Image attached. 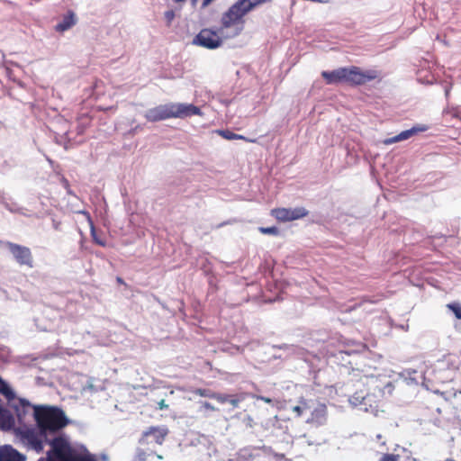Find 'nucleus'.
<instances>
[{
	"instance_id": "bb28decb",
	"label": "nucleus",
	"mask_w": 461,
	"mask_h": 461,
	"mask_svg": "<svg viewBox=\"0 0 461 461\" xmlns=\"http://www.w3.org/2000/svg\"><path fill=\"white\" fill-rule=\"evenodd\" d=\"M201 409H203V410L209 411H218V409L215 406H213L212 403H210L208 402H203L201 403Z\"/></svg>"
},
{
	"instance_id": "72a5a7b5",
	"label": "nucleus",
	"mask_w": 461,
	"mask_h": 461,
	"mask_svg": "<svg viewBox=\"0 0 461 461\" xmlns=\"http://www.w3.org/2000/svg\"><path fill=\"white\" fill-rule=\"evenodd\" d=\"M246 420H248L249 425L251 427L252 426V422H253V419L250 416H248Z\"/></svg>"
},
{
	"instance_id": "f257e3e1",
	"label": "nucleus",
	"mask_w": 461,
	"mask_h": 461,
	"mask_svg": "<svg viewBox=\"0 0 461 461\" xmlns=\"http://www.w3.org/2000/svg\"><path fill=\"white\" fill-rule=\"evenodd\" d=\"M272 0H237L224 13L220 20V32L224 39L236 38L242 33L246 15L260 5Z\"/></svg>"
},
{
	"instance_id": "c85d7f7f",
	"label": "nucleus",
	"mask_w": 461,
	"mask_h": 461,
	"mask_svg": "<svg viewBox=\"0 0 461 461\" xmlns=\"http://www.w3.org/2000/svg\"><path fill=\"white\" fill-rule=\"evenodd\" d=\"M158 404L159 410H164V409L168 408V405L166 403V401L164 399L160 400Z\"/></svg>"
},
{
	"instance_id": "ddd939ff",
	"label": "nucleus",
	"mask_w": 461,
	"mask_h": 461,
	"mask_svg": "<svg viewBox=\"0 0 461 461\" xmlns=\"http://www.w3.org/2000/svg\"><path fill=\"white\" fill-rule=\"evenodd\" d=\"M327 419V406L323 403H318L317 406L312 411L311 417L308 418L307 422L314 426L323 425Z\"/></svg>"
},
{
	"instance_id": "4be33fe9",
	"label": "nucleus",
	"mask_w": 461,
	"mask_h": 461,
	"mask_svg": "<svg viewBox=\"0 0 461 461\" xmlns=\"http://www.w3.org/2000/svg\"><path fill=\"white\" fill-rule=\"evenodd\" d=\"M447 308L455 314L456 319L461 320V303L456 302L450 303L447 304Z\"/></svg>"
},
{
	"instance_id": "0eeeda50",
	"label": "nucleus",
	"mask_w": 461,
	"mask_h": 461,
	"mask_svg": "<svg viewBox=\"0 0 461 461\" xmlns=\"http://www.w3.org/2000/svg\"><path fill=\"white\" fill-rule=\"evenodd\" d=\"M346 83L352 86L365 85L379 77L375 69L362 70L357 66L346 68Z\"/></svg>"
},
{
	"instance_id": "f03ea898",
	"label": "nucleus",
	"mask_w": 461,
	"mask_h": 461,
	"mask_svg": "<svg viewBox=\"0 0 461 461\" xmlns=\"http://www.w3.org/2000/svg\"><path fill=\"white\" fill-rule=\"evenodd\" d=\"M272 0H237L224 13L220 20V32L224 39L236 38L242 33L246 15L260 5Z\"/></svg>"
},
{
	"instance_id": "6e6552de",
	"label": "nucleus",
	"mask_w": 461,
	"mask_h": 461,
	"mask_svg": "<svg viewBox=\"0 0 461 461\" xmlns=\"http://www.w3.org/2000/svg\"><path fill=\"white\" fill-rule=\"evenodd\" d=\"M23 441H25L32 449L40 453L43 450V443L46 442L50 445L52 438H49L45 433H42L39 429H25L20 432Z\"/></svg>"
},
{
	"instance_id": "f704fd0d",
	"label": "nucleus",
	"mask_w": 461,
	"mask_h": 461,
	"mask_svg": "<svg viewBox=\"0 0 461 461\" xmlns=\"http://www.w3.org/2000/svg\"><path fill=\"white\" fill-rule=\"evenodd\" d=\"M55 229H59V223L55 224Z\"/></svg>"
},
{
	"instance_id": "423d86ee",
	"label": "nucleus",
	"mask_w": 461,
	"mask_h": 461,
	"mask_svg": "<svg viewBox=\"0 0 461 461\" xmlns=\"http://www.w3.org/2000/svg\"><path fill=\"white\" fill-rule=\"evenodd\" d=\"M223 39L219 28L218 30L204 28L194 38L193 43L208 50H215L222 45Z\"/></svg>"
},
{
	"instance_id": "4468645a",
	"label": "nucleus",
	"mask_w": 461,
	"mask_h": 461,
	"mask_svg": "<svg viewBox=\"0 0 461 461\" xmlns=\"http://www.w3.org/2000/svg\"><path fill=\"white\" fill-rule=\"evenodd\" d=\"M213 399L221 404L230 403L233 408H237L246 399V393L228 394L216 393Z\"/></svg>"
},
{
	"instance_id": "cd10ccee",
	"label": "nucleus",
	"mask_w": 461,
	"mask_h": 461,
	"mask_svg": "<svg viewBox=\"0 0 461 461\" xmlns=\"http://www.w3.org/2000/svg\"><path fill=\"white\" fill-rule=\"evenodd\" d=\"M307 408L308 406L306 402H303V406H294L293 411L296 412L297 416H301Z\"/></svg>"
},
{
	"instance_id": "f3484780",
	"label": "nucleus",
	"mask_w": 461,
	"mask_h": 461,
	"mask_svg": "<svg viewBox=\"0 0 461 461\" xmlns=\"http://www.w3.org/2000/svg\"><path fill=\"white\" fill-rule=\"evenodd\" d=\"M25 456L12 446L5 445L0 447V461H24Z\"/></svg>"
},
{
	"instance_id": "20e7f679",
	"label": "nucleus",
	"mask_w": 461,
	"mask_h": 461,
	"mask_svg": "<svg viewBox=\"0 0 461 461\" xmlns=\"http://www.w3.org/2000/svg\"><path fill=\"white\" fill-rule=\"evenodd\" d=\"M200 114V108L194 104L171 103L149 109L144 117L148 122H156L170 118H185Z\"/></svg>"
},
{
	"instance_id": "7ed1b4c3",
	"label": "nucleus",
	"mask_w": 461,
	"mask_h": 461,
	"mask_svg": "<svg viewBox=\"0 0 461 461\" xmlns=\"http://www.w3.org/2000/svg\"><path fill=\"white\" fill-rule=\"evenodd\" d=\"M33 415L38 429L47 436L59 431L68 423L64 411L57 407L36 406Z\"/></svg>"
},
{
	"instance_id": "9d476101",
	"label": "nucleus",
	"mask_w": 461,
	"mask_h": 461,
	"mask_svg": "<svg viewBox=\"0 0 461 461\" xmlns=\"http://www.w3.org/2000/svg\"><path fill=\"white\" fill-rule=\"evenodd\" d=\"M6 247L18 264L32 267L33 259L29 248L10 241L6 242Z\"/></svg>"
},
{
	"instance_id": "a878e982",
	"label": "nucleus",
	"mask_w": 461,
	"mask_h": 461,
	"mask_svg": "<svg viewBox=\"0 0 461 461\" xmlns=\"http://www.w3.org/2000/svg\"><path fill=\"white\" fill-rule=\"evenodd\" d=\"M380 461H399V456L394 454H384Z\"/></svg>"
},
{
	"instance_id": "1a4fd4ad",
	"label": "nucleus",
	"mask_w": 461,
	"mask_h": 461,
	"mask_svg": "<svg viewBox=\"0 0 461 461\" xmlns=\"http://www.w3.org/2000/svg\"><path fill=\"white\" fill-rule=\"evenodd\" d=\"M308 214L309 212L304 207H296L294 209L281 207L271 210V215L281 222L303 219Z\"/></svg>"
},
{
	"instance_id": "f8f14e48",
	"label": "nucleus",
	"mask_w": 461,
	"mask_h": 461,
	"mask_svg": "<svg viewBox=\"0 0 461 461\" xmlns=\"http://www.w3.org/2000/svg\"><path fill=\"white\" fill-rule=\"evenodd\" d=\"M427 130H428V126H426V125L413 126L412 128L403 131L394 137L384 140V143L386 145H390V144H393L395 142L405 140L412 137L413 135H415L419 132L426 131Z\"/></svg>"
},
{
	"instance_id": "9b49d317",
	"label": "nucleus",
	"mask_w": 461,
	"mask_h": 461,
	"mask_svg": "<svg viewBox=\"0 0 461 461\" xmlns=\"http://www.w3.org/2000/svg\"><path fill=\"white\" fill-rule=\"evenodd\" d=\"M168 434V429L167 427H157L152 426L149 427L147 430L142 433L140 443H149V437L153 438V441L158 445H162L167 435Z\"/></svg>"
},
{
	"instance_id": "c756f323",
	"label": "nucleus",
	"mask_w": 461,
	"mask_h": 461,
	"mask_svg": "<svg viewBox=\"0 0 461 461\" xmlns=\"http://www.w3.org/2000/svg\"><path fill=\"white\" fill-rule=\"evenodd\" d=\"M366 346L365 344H363V343H358V344L357 345V349H356L355 351H356V352H362V351L366 350Z\"/></svg>"
},
{
	"instance_id": "473e14b6",
	"label": "nucleus",
	"mask_w": 461,
	"mask_h": 461,
	"mask_svg": "<svg viewBox=\"0 0 461 461\" xmlns=\"http://www.w3.org/2000/svg\"><path fill=\"white\" fill-rule=\"evenodd\" d=\"M116 281H117V283H118V284H120V285H125V283H124V281H123V279H122V277H119V276H118V277L116 278Z\"/></svg>"
},
{
	"instance_id": "b1692460",
	"label": "nucleus",
	"mask_w": 461,
	"mask_h": 461,
	"mask_svg": "<svg viewBox=\"0 0 461 461\" xmlns=\"http://www.w3.org/2000/svg\"><path fill=\"white\" fill-rule=\"evenodd\" d=\"M176 11L173 9L167 10L164 13V19L166 22V25L169 27L176 17Z\"/></svg>"
},
{
	"instance_id": "39448f33",
	"label": "nucleus",
	"mask_w": 461,
	"mask_h": 461,
	"mask_svg": "<svg viewBox=\"0 0 461 461\" xmlns=\"http://www.w3.org/2000/svg\"><path fill=\"white\" fill-rule=\"evenodd\" d=\"M55 453L61 461H96L91 455L83 454L71 447L64 435L57 436Z\"/></svg>"
},
{
	"instance_id": "aec40b11",
	"label": "nucleus",
	"mask_w": 461,
	"mask_h": 461,
	"mask_svg": "<svg viewBox=\"0 0 461 461\" xmlns=\"http://www.w3.org/2000/svg\"><path fill=\"white\" fill-rule=\"evenodd\" d=\"M221 137L225 140H242L247 142H256L254 139H249L243 135L234 133L229 130H218L216 131Z\"/></svg>"
},
{
	"instance_id": "7c9ffc66",
	"label": "nucleus",
	"mask_w": 461,
	"mask_h": 461,
	"mask_svg": "<svg viewBox=\"0 0 461 461\" xmlns=\"http://www.w3.org/2000/svg\"><path fill=\"white\" fill-rule=\"evenodd\" d=\"M213 0H203L202 6L205 7L210 5Z\"/></svg>"
},
{
	"instance_id": "2eb2a0df",
	"label": "nucleus",
	"mask_w": 461,
	"mask_h": 461,
	"mask_svg": "<svg viewBox=\"0 0 461 461\" xmlns=\"http://www.w3.org/2000/svg\"><path fill=\"white\" fill-rule=\"evenodd\" d=\"M11 408L14 411L18 421L23 423L33 407L27 400L19 398L17 402L11 404Z\"/></svg>"
},
{
	"instance_id": "dca6fc26",
	"label": "nucleus",
	"mask_w": 461,
	"mask_h": 461,
	"mask_svg": "<svg viewBox=\"0 0 461 461\" xmlns=\"http://www.w3.org/2000/svg\"><path fill=\"white\" fill-rule=\"evenodd\" d=\"M346 68H339L332 71H322L321 77L328 85L346 83Z\"/></svg>"
},
{
	"instance_id": "5701e85b",
	"label": "nucleus",
	"mask_w": 461,
	"mask_h": 461,
	"mask_svg": "<svg viewBox=\"0 0 461 461\" xmlns=\"http://www.w3.org/2000/svg\"><path fill=\"white\" fill-rule=\"evenodd\" d=\"M194 394L199 395L201 397H208L211 399H213L216 393L215 392L204 388H197L194 391Z\"/></svg>"
},
{
	"instance_id": "393cba45",
	"label": "nucleus",
	"mask_w": 461,
	"mask_h": 461,
	"mask_svg": "<svg viewBox=\"0 0 461 461\" xmlns=\"http://www.w3.org/2000/svg\"><path fill=\"white\" fill-rule=\"evenodd\" d=\"M258 230L262 234H268V235H275V236L279 234V230L275 226H273V227H259Z\"/></svg>"
},
{
	"instance_id": "a211bd4d",
	"label": "nucleus",
	"mask_w": 461,
	"mask_h": 461,
	"mask_svg": "<svg viewBox=\"0 0 461 461\" xmlns=\"http://www.w3.org/2000/svg\"><path fill=\"white\" fill-rule=\"evenodd\" d=\"M75 24H76L75 14L72 11H68V14L64 16L62 22L58 23L56 25L55 29L57 32H63L70 29Z\"/></svg>"
},
{
	"instance_id": "6ab92c4d",
	"label": "nucleus",
	"mask_w": 461,
	"mask_h": 461,
	"mask_svg": "<svg viewBox=\"0 0 461 461\" xmlns=\"http://www.w3.org/2000/svg\"><path fill=\"white\" fill-rule=\"evenodd\" d=\"M81 213L86 216V218L90 225L91 237H92L94 242L101 247H105L106 241L104 239L98 236L95 227V224L90 216V213L86 211H82Z\"/></svg>"
},
{
	"instance_id": "412c9836",
	"label": "nucleus",
	"mask_w": 461,
	"mask_h": 461,
	"mask_svg": "<svg viewBox=\"0 0 461 461\" xmlns=\"http://www.w3.org/2000/svg\"><path fill=\"white\" fill-rule=\"evenodd\" d=\"M0 393L8 401L15 400L16 396L13 389L0 376Z\"/></svg>"
},
{
	"instance_id": "2f4dec72",
	"label": "nucleus",
	"mask_w": 461,
	"mask_h": 461,
	"mask_svg": "<svg viewBox=\"0 0 461 461\" xmlns=\"http://www.w3.org/2000/svg\"><path fill=\"white\" fill-rule=\"evenodd\" d=\"M259 399L264 401L267 403H271L272 402V400L270 398H267V397L261 396Z\"/></svg>"
}]
</instances>
